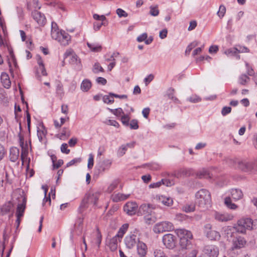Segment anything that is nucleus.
Listing matches in <instances>:
<instances>
[{
    "label": "nucleus",
    "mask_w": 257,
    "mask_h": 257,
    "mask_svg": "<svg viewBox=\"0 0 257 257\" xmlns=\"http://www.w3.org/2000/svg\"><path fill=\"white\" fill-rule=\"evenodd\" d=\"M144 166L148 167L152 170H158L160 168V166L159 165L155 163L146 164L144 165Z\"/></svg>",
    "instance_id": "45"
},
{
    "label": "nucleus",
    "mask_w": 257,
    "mask_h": 257,
    "mask_svg": "<svg viewBox=\"0 0 257 257\" xmlns=\"http://www.w3.org/2000/svg\"><path fill=\"white\" fill-rule=\"evenodd\" d=\"M68 145L66 143H63L61 146V151L62 153L68 154L70 152V150L67 149Z\"/></svg>",
    "instance_id": "60"
},
{
    "label": "nucleus",
    "mask_w": 257,
    "mask_h": 257,
    "mask_svg": "<svg viewBox=\"0 0 257 257\" xmlns=\"http://www.w3.org/2000/svg\"><path fill=\"white\" fill-rule=\"evenodd\" d=\"M197 252V250L193 249L185 257H196Z\"/></svg>",
    "instance_id": "64"
},
{
    "label": "nucleus",
    "mask_w": 257,
    "mask_h": 257,
    "mask_svg": "<svg viewBox=\"0 0 257 257\" xmlns=\"http://www.w3.org/2000/svg\"><path fill=\"white\" fill-rule=\"evenodd\" d=\"M162 184L166 185V186H171L174 185V182L168 179H162Z\"/></svg>",
    "instance_id": "62"
},
{
    "label": "nucleus",
    "mask_w": 257,
    "mask_h": 257,
    "mask_svg": "<svg viewBox=\"0 0 257 257\" xmlns=\"http://www.w3.org/2000/svg\"><path fill=\"white\" fill-rule=\"evenodd\" d=\"M128 227V224H124L122 225V226L119 228L117 233V236H120V237H123L124 234L127 230Z\"/></svg>",
    "instance_id": "36"
},
{
    "label": "nucleus",
    "mask_w": 257,
    "mask_h": 257,
    "mask_svg": "<svg viewBox=\"0 0 257 257\" xmlns=\"http://www.w3.org/2000/svg\"><path fill=\"white\" fill-rule=\"evenodd\" d=\"M175 232L178 237L182 239V237L187 238H193V235L191 231L185 229H177L175 230Z\"/></svg>",
    "instance_id": "15"
},
{
    "label": "nucleus",
    "mask_w": 257,
    "mask_h": 257,
    "mask_svg": "<svg viewBox=\"0 0 257 257\" xmlns=\"http://www.w3.org/2000/svg\"><path fill=\"white\" fill-rule=\"evenodd\" d=\"M32 16L40 26H43L45 25L46 19L43 14L37 10H35L32 12Z\"/></svg>",
    "instance_id": "8"
},
{
    "label": "nucleus",
    "mask_w": 257,
    "mask_h": 257,
    "mask_svg": "<svg viewBox=\"0 0 257 257\" xmlns=\"http://www.w3.org/2000/svg\"><path fill=\"white\" fill-rule=\"evenodd\" d=\"M238 48L237 53H247L249 52V49L245 46H237Z\"/></svg>",
    "instance_id": "61"
},
{
    "label": "nucleus",
    "mask_w": 257,
    "mask_h": 257,
    "mask_svg": "<svg viewBox=\"0 0 257 257\" xmlns=\"http://www.w3.org/2000/svg\"><path fill=\"white\" fill-rule=\"evenodd\" d=\"M238 48L233 47L226 50L224 53L228 56H234L236 54H237Z\"/></svg>",
    "instance_id": "35"
},
{
    "label": "nucleus",
    "mask_w": 257,
    "mask_h": 257,
    "mask_svg": "<svg viewBox=\"0 0 257 257\" xmlns=\"http://www.w3.org/2000/svg\"><path fill=\"white\" fill-rule=\"evenodd\" d=\"M198 45L197 42H193L192 43H190L187 47L186 50L185 51V54L186 55H188L191 51L192 50L193 48L195 47Z\"/></svg>",
    "instance_id": "42"
},
{
    "label": "nucleus",
    "mask_w": 257,
    "mask_h": 257,
    "mask_svg": "<svg viewBox=\"0 0 257 257\" xmlns=\"http://www.w3.org/2000/svg\"><path fill=\"white\" fill-rule=\"evenodd\" d=\"M236 167L245 172H257V160L253 162H247L246 161L238 160L235 161Z\"/></svg>",
    "instance_id": "2"
},
{
    "label": "nucleus",
    "mask_w": 257,
    "mask_h": 257,
    "mask_svg": "<svg viewBox=\"0 0 257 257\" xmlns=\"http://www.w3.org/2000/svg\"><path fill=\"white\" fill-rule=\"evenodd\" d=\"M127 148L124 145H121L117 150V155L119 157H122L125 154V152L127 151Z\"/></svg>",
    "instance_id": "41"
},
{
    "label": "nucleus",
    "mask_w": 257,
    "mask_h": 257,
    "mask_svg": "<svg viewBox=\"0 0 257 257\" xmlns=\"http://www.w3.org/2000/svg\"><path fill=\"white\" fill-rule=\"evenodd\" d=\"M147 250L148 248L146 244L142 241H139L137 243V251L140 256H145L147 254Z\"/></svg>",
    "instance_id": "16"
},
{
    "label": "nucleus",
    "mask_w": 257,
    "mask_h": 257,
    "mask_svg": "<svg viewBox=\"0 0 257 257\" xmlns=\"http://www.w3.org/2000/svg\"><path fill=\"white\" fill-rule=\"evenodd\" d=\"M139 241V238L133 234L127 235L124 239L126 247L130 249L133 248Z\"/></svg>",
    "instance_id": "10"
},
{
    "label": "nucleus",
    "mask_w": 257,
    "mask_h": 257,
    "mask_svg": "<svg viewBox=\"0 0 257 257\" xmlns=\"http://www.w3.org/2000/svg\"><path fill=\"white\" fill-rule=\"evenodd\" d=\"M230 193L232 198L235 201L241 199L243 196L242 191L239 189H232Z\"/></svg>",
    "instance_id": "22"
},
{
    "label": "nucleus",
    "mask_w": 257,
    "mask_h": 257,
    "mask_svg": "<svg viewBox=\"0 0 257 257\" xmlns=\"http://www.w3.org/2000/svg\"><path fill=\"white\" fill-rule=\"evenodd\" d=\"M157 200L158 201L159 203L166 206H171L173 203L172 198L165 196H157Z\"/></svg>",
    "instance_id": "17"
},
{
    "label": "nucleus",
    "mask_w": 257,
    "mask_h": 257,
    "mask_svg": "<svg viewBox=\"0 0 257 257\" xmlns=\"http://www.w3.org/2000/svg\"><path fill=\"white\" fill-rule=\"evenodd\" d=\"M129 125L131 129L137 130L139 128L138 121L137 119H133L129 123Z\"/></svg>",
    "instance_id": "51"
},
{
    "label": "nucleus",
    "mask_w": 257,
    "mask_h": 257,
    "mask_svg": "<svg viewBox=\"0 0 257 257\" xmlns=\"http://www.w3.org/2000/svg\"><path fill=\"white\" fill-rule=\"evenodd\" d=\"M87 45L93 52H100L102 49L101 46L97 44L89 43L87 42Z\"/></svg>",
    "instance_id": "30"
},
{
    "label": "nucleus",
    "mask_w": 257,
    "mask_h": 257,
    "mask_svg": "<svg viewBox=\"0 0 257 257\" xmlns=\"http://www.w3.org/2000/svg\"><path fill=\"white\" fill-rule=\"evenodd\" d=\"M253 221L249 218H242L238 221L237 226L236 227L237 232L245 233L246 230H251L253 228Z\"/></svg>",
    "instance_id": "4"
},
{
    "label": "nucleus",
    "mask_w": 257,
    "mask_h": 257,
    "mask_svg": "<svg viewBox=\"0 0 257 257\" xmlns=\"http://www.w3.org/2000/svg\"><path fill=\"white\" fill-rule=\"evenodd\" d=\"M226 13V8L224 5H220L218 11L217 13L218 16L220 18H222Z\"/></svg>",
    "instance_id": "40"
},
{
    "label": "nucleus",
    "mask_w": 257,
    "mask_h": 257,
    "mask_svg": "<svg viewBox=\"0 0 257 257\" xmlns=\"http://www.w3.org/2000/svg\"><path fill=\"white\" fill-rule=\"evenodd\" d=\"M91 87V83L88 79H84L81 84V89L83 91H87Z\"/></svg>",
    "instance_id": "27"
},
{
    "label": "nucleus",
    "mask_w": 257,
    "mask_h": 257,
    "mask_svg": "<svg viewBox=\"0 0 257 257\" xmlns=\"http://www.w3.org/2000/svg\"><path fill=\"white\" fill-rule=\"evenodd\" d=\"M110 96H111L109 95V94L108 95H104L102 97L103 101L107 104L113 103L114 101V99L113 98H110Z\"/></svg>",
    "instance_id": "47"
},
{
    "label": "nucleus",
    "mask_w": 257,
    "mask_h": 257,
    "mask_svg": "<svg viewBox=\"0 0 257 257\" xmlns=\"http://www.w3.org/2000/svg\"><path fill=\"white\" fill-rule=\"evenodd\" d=\"M195 203L200 208L205 209L211 205L210 192L205 189H201L195 194Z\"/></svg>",
    "instance_id": "1"
},
{
    "label": "nucleus",
    "mask_w": 257,
    "mask_h": 257,
    "mask_svg": "<svg viewBox=\"0 0 257 257\" xmlns=\"http://www.w3.org/2000/svg\"><path fill=\"white\" fill-rule=\"evenodd\" d=\"M51 37L53 39L60 40V37L62 36V32H60L57 24L55 22L51 24Z\"/></svg>",
    "instance_id": "14"
},
{
    "label": "nucleus",
    "mask_w": 257,
    "mask_h": 257,
    "mask_svg": "<svg viewBox=\"0 0 257 257\" xmlns=\"http://www.w3.org/2000/svg\"><path fill=\"white\" fill-rule=\"evenodd\" d=\"M231 111V107L230 106H224L221 110V114L223 116H225L229 114Z\"/></svg>",
    "instance_id": "54"
},
{
    "label": "nucleus",
    "mask_w": 257,
    "mask_h": 257,
    "mask_svg": "<svg viewBox=\"0 0 257 257\" xmlns=\"http://www.w3.org/2000/svg\"><path fill=\"white\" fill-rule=\"evenodd\" d=\"M122 238V237L117 236L116 234L110 239L108 245L112 251H114L116 249L118 241H120Z\"/></svg>",
    "instance_id": "21"
},
{
    "label": "nucleus",
    "mask_w": 257,
    "mask_h": 257,
    "mask_svg": "<svg viewBox=\"0 0 257 257\" xmlns=\"http://www.w3.org/2000/svg\"><path fill=\"white\" fill-rule=\"evenodd\" d=\"M224 204L227 208L230 209L235 210L237 208V205L232 202L231 200L229 197H227L225 198Z\"/></svg>",
    "instance_id": "28"
},
{
    "label": "nucleus",
    "mask_w": 257,
    "mask_h": 257,
    "mask_svg": "<svg viewBox=\"0 0 257 257\" xmlns=\"http://www.w3.org/2000/svg\"><path fill=\"white\" fill-rule=\"evenodd\" d=\"M94 164L93 156L92 154H89L88 160L87 167L88 169H91Z\"/></svg>",
    "instance_id": "56"
},
{
    "label": "nucleus",
    "mask_w": 257,
    "mask_h": 257,
    "mask_svg": "<svg viewBox=\"0 0 257 257\" xmlns=\"http://www.w3.org/2000/svg\"><path fill=\"white\" fill-rule=\"evenodd\" d=\"M19 149L17 147H12L10 150V160L12 162H15L19 157Z\"/></svg>",
    "instance_id": "18"
},
{
    "label": "nucleus",
    "mask_w": 257,
    "mask_h": 257,
    "mask_svg": "<svg viewBox=\"0 0 257 257\" xmlns=\"http://www.w3.org/2000/svg\"><path fill=\"white\" fill-rule=\"evenodd\" d=\"M70 40V36L65 32H62V36L60 37V40L58 41L62 45H66L68 44V42Z\"/></svg>",
    "instance_id": "26"
},
{
    "label": "nucleus",
    "mask_w": 257,
    "mask_h": 257,
    "mask_svg": "<svg viewBox=\"0 0 257 257\" xmlns=\"http://www.w3.org/2000/svg\"><path fill=\"white\" fill-rule=\"evenodd\" d=\"M206 236L210 240H217L220 237L218 232L210 229L206 232Z\"/></svg>",
    "instance_id": "23"
},
{
    "label": "nucleus",
    "mask_w": 257,
    "mask_h": 257,
    "mask_svg": "<svg viewBox=\"0 0 257 257\" xmlns=\"http://www.w3.org/2000/svg\"><path fill=\"white\" fill-rule=\"evenodd\" d=\"M59 135V138L60 139H64V138H67L70 136L71 132L68 128L64 127L62 130V132Z\"/></svg>",
    "instance_id": "32"
},
{
    "label": "nucleus",
    "mask_w": 257,
    "mask_h": 257,
    "mask_svg": "<svg viewBox=\"0 0 257 257\" xmlns=\"http://www.w3.org/2000/svg\"><path fill=\"white\" fill-rule=\"evenodd\" d=\"M46 135V131L44 130H41L39 129L37 131V136L39 138L40 142H42L43 140V138L45 137Z\"/></svg>",
    "instance_id": "43"
},
{
    "label": "nucleus",
    "mask_w": 257,
    "mask_h": 257,
    "mask_svg": "<svg viewBox=\"0 0 257 257\" xmlns=\"http://www.w3.org/2000/svg\"><path fill=\"white\" fill-rule=\"evenodd\" d=\"M151 208H154L151 204H143L140 207L139 210L142 213L145 215L151 212Z\"/></svg>",
    "instance_id": "25"
},
{
    "label": "nucleus",
    "mask_w": 257,
    "mask_h": 257,
    "mask_svg": "<svg viewBox=\"0 0 257 257\" xmlns=\"http://www.w3.org/2000/svg\"><path fill=\"white\" fill-rule=\"evenodd\" d=\"M111 165V162L108 159L100 162L95 167L96 171L95 173V175H98L103 173L105 171L108 170Z\"/></svg>",
    "instance_id": "6"
},
{
    "label": "nucleus",
    "mask_w": 257,
    "mask_h": 257,
    "mask_svg": "<svg viewBox=\"0 0 257 257\" xmlns=\"http://www.w3.org/2000/svg\"><path fill=\"white\" fill-rule=\"evenodd\" d=\"M118 183L119 182L117 180L112 181V183L108 187L107 189V192L109 193L112 192L117 187Z\"/></svg>",
    "instance_id": "37"
},
{
    "label": "nucleus",
    "mask_w": 257,
    "mask_h": 257,
    "mask_svg": "<svg viewBox=\"0 0 257 257\" xmlns=\"http://www.w3.org/2000/svg\"><path fill=\"white\" fill-rule=\"evenodd\" d=\"M192 238L185 239L182 237V239L179 241V244L182 249H189L192 248Z\"/></svg>",
    "instance_id": "19"
},
{
    "label": "nucleus",
    "mask_w": 257,
    "mask_h": 257,
    "mask_svg": "<svg viewBox=\"0 0 257 257\" xmlns=\"http://www.w3.org/2000/svg\"><path fill=\"white\" fill-rule=\"evenodd\" d=\"M28 154V151L27 148L22 149V152H21V160H22L23 163L24 162L25 160L27 159Z\"/></svg>",
    "instance_id": "50"
},
{
    "label": "nucleus",
    "mask_w": 257,
    "mask_h": 257,
    "mask_svg": "<svg viewBox=\"0 0 257 257\" xmlns=\"http://www.w3.org/2000/svg\"><path fill=\"white\" fill-rule=\"evenodd\" d=\"M116 13L118 15L119 18L121 17H127L128 14L126 12H125L124 10L120 8H118L116 11Z\"/></svg>",
    "instance_id": "46"
},
{
    "label": "nucleus",
    "mask_w": 257,
    "mask_h": 257,
    "mask_svg": "<svg viewBox=\"0 0 257 257\" xmlns=\"http://www.w3.org/2000/svg\"><path fill=\"white\" fill-rule=\"evenodd\" d=\"M130 194H124L122 193H116L111 195V199L114 202H117L125 200L129 198Z\"/></svg>",
    "instance_id": "20"
},
{
    "label": "nucleus",
    "mask_w": 257,
    "mask_h": 257,
    "mask_svg": "<svg viewBox=\"0 0 257 257\" xmlns=\"http://www.w3.org/2000/svg\"><path fill=\"white\" fill-rule=\"evenodd\" d=\"M102 236L101 233L98 229H97L96 237V243L97 244L98 247H99L100 244L101 242Z\"/></svg>",
    "instance_id": "49"
},
{
    "label": "nucleus",
    "mask_w": 257,
    "mask_h": 257,
    "mask_svg": "<svg viewBox=\"0 0 257 257\" xmlns=\"http://www.w3.org/2000/svg\"><path fill=\"white\" fill-rule=\"evenodd\" d=\"M81 161V159L80 158L74 159L67 164L66 167H69L74 165L76 163H80Z\"/></svg>",
    "instance_id": "59"
},
{
    "label": "nucleus",
    "mask_w": 257,
    "mask_h": 257,
    "mask_svg": "<svg viewBox=\"0 0 257 257\" xmlns=\"http://www.w3.org/2000/svg\"><path fill=\"white\" fill-rule=\"evenodd\" d=\"M100 193L96 192L94 193H89L86 194L84 198L82 201V202L79 207V212H82L83 210L88 207V204H93L94 205H96L97 201L99 199Z\"/></svg>",
    "instance_id": "3"
},
{
    "label": "nucleus",
    "mask_w": 257,
    "mask_h": 257,
    "mask_svg": "<svg viewBox=\"0 0 257 257\" xmlns=\"http://www.w3.org/2000/svg\"><path fill=\"white\" fill-rule=\"evenodd\" d=\"M250 80L249 77L245 74H241L239 77V83L241 85H245Z\"/></svg>",
    "instance_id": "33"
},
{
    "label": "nucleus",
    "mask_w": 257,
    "mask_h": 257,
    "mask_svg": "<svg viewBox=\"0 0 257 257\" xmlns=\"http://www.w3.org/2000/svg\"><path fill=\"white\" fill-rule=\"evenodd\" d=\"M104 122L107 125H112L116 127H118L119 125V123L114 120L106 119Z\"/></svg>",
    "instance_id": "48"
},
{
    "label": "nucleus",
    "mask_w": 257,
    "mask_h": 257,
    "mask_svg": "<svg viewBox=\"0 0 257 257\" xmlns=\"http://www.w3.org/2000/svg\"><path fill=\"white\" fill-rule=\"evenodd\" d=\"M213 216L216 220L219 221H227L232 219L233 216L228 213H220L218 212H215Z\"/></svg>",
    "instance_id": "13"
},
{
    "label": "nucleus",
    "mask_w": 257,
    "mask_h": 257,
    "mask_svg": "<svg viewBox=\"0 0 257 257\" xmlns=\"http://www.w3.org/2000/svg\"><path fill=\"white\" fill-rule=\"evenodd\" d=\"M13 209V204L9 202L6 203L2 208V211L4 213H7L10 212Z\"/></svg>",
    "instance_id": "31"
},
{
    "label": "nucleus",
    "mask_w": 257,
    "mask_h": 257,
    "mask_svg": "<svg viewBox=\"0 0 257 257\" xmlns=\"http://www.w3.org/2000/svg\"><path fill=\"white\" fill-rule=\"evenodd\" d=\"M174 229L173 224L169 221H163L156 224L154 227V231L156 233L171 231Z\"/></svg>",
    "instance_id": "5"
},
{
    "label": "nucleus",
    "mask_w": 257,
    "mask_h": 257,
    "mask_svg": "<svg viewBox=\"0 0 257 257\" xmlns=\"http://www.w3.org/2000/svg\"><path fill=\"white\" fill-rule=\"evenodd\" d=\"M188 100L193 103H196L200 101L201 98L197 95H192L188 98Z\"/></svg>",
    "instance_id": "57"
},
{
    "label": "nucleus",
    "mask_w": 257,
    "mask_h": 257,
    "mask_svg": "<svg viewBox=\"0 0 257 257\" xmlns=\"http://www.w3.org/2000/svg\"><path fill=\"white\" fill-rule=\"evenodd\" d=\"M198 177L200 178H210L211 176L210 174L209 173L208 171L204 170L201 172L198 175Z\"/></svg>",
    "instance_id": "52"
},
{
    "label": "nucleus",
    "mask_w": 257,
    "mask_h": 257,
    "mask_svg": "<svg viewBox=\"0 0 257 257\" xmlns=\"http://www.w3.org/2000/svg\"><path fill=\"white\" fill-rule=\"evenodd\" d=\"M195 207L193 205H186L183 207V210L186 212H190L194 210Z\"/></svg>",
    "instance_id": "53"
},
{
    "label": "nucleus",
    "mask_w": 257,
    "mask_h": 257,
    "mask_svg": "<svg viewBox=\"0 0 257 257\" xmlns=\"http://www.w3.org/2000/svg\"><path fill=\"white\" fill-rule=\"evenodd\" d=\"M150 14L152 16H157L159 14V10L158 9V6L157 5L155 6H151L150 7Z\"/></svg>",
    "instance_id": "38"
},
{
    "label": "nucleus",
    "mask_w": 257,
    "mask_h": 257,
    "mask_svg": "<svg viewBox=\"0 0 257 257\" xmlns=\"http://www.w3.org/2000/svg\"><path fill=\"white\" fill-rule=\"evenodd\" d=\"M155 257H167L164 251L161 249H156L154 251Z\"/></svg>",
    "instance_id": "44"
},
{
    "label": "nucleus",
    "mask_w": 257,
    "mask_h": 257,
    "mask_svg": "<svg viewBox=\"0 0 257 257\" xmlns=\"http://www.w3.org/2000/svg\"><path fill=\"white\" fill-rule=\"evenodd\" d=\"M1 80L4 86L6 88H9L11 86V82L10 80L9 75L6 73H2L1 75Z\"/></svg>",
    "instance_id": "24"
},
{
    "label": "nucleus",
    "mask_w": 257,
    "mask_h": 257,
    "mask_svg": "<svg viewBox=\"0 0 257 257\" xmlns=\"http://www.w3.org/2000/svg\"><path fill=\"white\" fill-rule=\"evenodd\" d=\"M138 206L135 202H128L123 207L124 211L130 215L136 214Z\"/></svg>",
    "instance_id": "9"
},
{
    "label": "nucleus",
    "mask_w": 257,
    "mask_h": 257,
    "mask_svg": "<svg viewBox=\"0 0 257 257\" xmlns=\"http://www.w3.org/2000/svg\"><path fill=\"white\" fill-rule=\"evenodd\" d=\"M56 92L58 94L62 95L63 94V85L60 82H59L56 86Z\"/></svg>",
    "instance_id": "58"
},
{
    "label": "nucleus",
    "mask_w": 257,
    "mask_h": 257,
    "mask_svg": "<svg viewBox=\"0 0 257 257\" xmlns=\"http://www.w3.org/2000/svg\"><path fill=\"white\" fill-rule=\"evenodd\" d=\"M174 89L171 87L169 88L167 90V95L169 99H171L173 101L177 102L179 101L178 98L174 96Z\"/></svg>",
    "instance_id": "34"
},
{
    "label": "nucleus",
    "mask_w": 257,
    "mask_h": 257,
    "mask_svg": "<svg viewBox=\"0 0 257 257\" xmlns=\"http://www.w3.org/2000/svg\"><path fill=\"white\" fill-rule=\"evenodd\" d=\"M92 71L93 72V73L96 74L98 73L99 72H103L104 69L98 63H95L93 65Z\"/></svg>",
    "instance_id": "39"
},
{
    "label": "nucleus",
    "mask_w": 257,
    "mask_h": 257,
    "mask_svg": "<svg viewBox=\"0 0 257 257\" xmlns=\"http://www.w3.org/2000/svg\"><path fill=\"white\" fill-rule=\"evenodd\" d=\"M164 245L169 249H172L175 246V237L172 234H167L163 237Z\"/></svg>",
    "instance_id": "7"
},
{
    "label": "nucleus",
    "mask_w": 257,
    "mask_h": 257,
    "mask_svg": "<svg viewBox=\"0 0 257 257\" xmlns=\"http://www.w3.org/2000/svg\"><path fill=\"white\" fill-rule=\"evenodd\" d=\"M121 122L125 126L129 125L130 117L127 115H123L121 118Z\"/></svg>",
    "instance_id": "55"
},
{
    "label": "nucleus",
    "mask_w": 257,
    "mask_h": 257,
    "mask_svg": "<svg viewBox=\"0 0 257 257\" xmlns=\"http://www.w3.org/2000/svg\"><path fill=\"white\" fill-rule=\"evenodd\" d=\"M147 37H148L147 34L146 33H144L142 34V35H141L140 36H139L137 38V41L139 42L144 41L146 40V39H147Z\"/></svg>",
    "instance_id": "63"
},
{
    "label": "nucleus",
    "mask_w": 257,
    "mask_h": 257,
    "mask_svg": "<svg viewBox=\"0 0 257 257\" xmlns=\"http://www.w3.org/2000/svg\"><path fill=\"white\" fill-rule=\"evenodd\" d=\"M204 251L208 257H217L219 253L218 248L213 245L206 246Z\"/></svg>",
    "instance_id": "11"
},
{
    "label": "nucleus",
    "mask_w": 257,
    "mask_h": 257,
    "mask_svg": "<svg viewBox=\"0 0 257 257\" xmlns=\"http://www.w3.org/2000/svg\"><path fill=\"white\" fill-rule=\"evenodd\" d=\"M246 241L245 239L241 236H238L234 238L232 240L233 249H240L243 247L246 244Z\"/></svg>",
    "instance_id": "12"
},
{
    "label": "nucleus",
    "mask_w": 257,
    "mask_h": 257,
    "mask_svg": "<svg viewBox=\"0 0 257 257\" xmlns=\"http://www.w3.org/2000/svg\"><path fill=\"white\" fill-rule=\"evenodd\" d=\"M25 209V203L19 204L17 208L16 215L17 217H22Z\"/></svg>",
    "instance_id": "29"
}]
</instances>
